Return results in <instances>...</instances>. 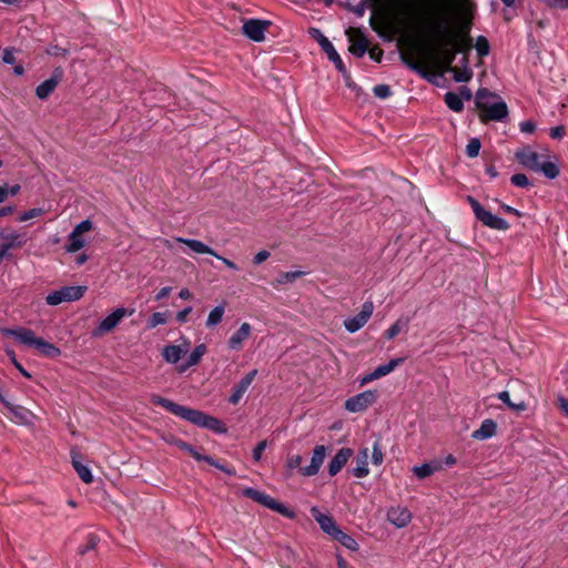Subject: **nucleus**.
I'll use <instances>...</instances> for the list:
<instances>
[{
    "instance_id": "obj_41",
    "label": "nucleus",
    "mask_w": 568,
    "mask_h": 568,
    "mask_svg": "<svg viewBox=\"0 0 568 568\" xmlns=\"http://www.w3.org/2000/svg\"><path fill=\"white\" fill-rule=\"evenodd\" d=\"M439 467L436 466V465H432V464H423L420 466H415L413 468V473L414 475L419 478V479H424L426 477H429L430 475H433Z\"/></svg>"
},
{
    "instance_id": "obj_54",
    "label": "nucleus",
    "mask_w": 568,
    "mask_h": 568,
    "mask_svg": "<svg viewBox=\"0 0 568 568\" xmlns=\"http://www.w3.org/2000/svg\"><path fill=\"white\" fill-rule=\"evenodd\" d=\"M510 182L513 185L518 187H527L530 185V182L526 174L524 173H516L510 178Z\"/></svg>"
},
{
    "instance_id": "obj_5",
    "label": "nucleus",
    "mask_w": 568,
    "mask_h": 568,
    "mask_svg": "<svg viewBox=\"0 0 568 568\" xmlns=\"http://www.w3.org/2000/svg\"><path fill=\"white\" fill-rule=\"evenodd\" d=\"M6 336L14 337L21 344L28 345L30 347L36 348L41 355L48 358H55L60 356L61 351L59 347L53 344L44 341L41 337H37L33 331L29 328H3L1 331Z\"/></svg>"
},
{
    "instance_id": "obj_16",
    "label": "nucleus",
    "mask_w": 568,
    "mask_h": 568,
    "mask_svg": "<svg viewBox=\"0 0 568 568\" xmlns=\"http://www.w3.org/2000/svg\"><path fill=\"white\" fill-rule=\"evenodd\" d=\"M134 310L119 307L109 314L98 326L95 335L104 334L112 331L124 316H130Z\"/></svg>"
},
{
    "instance_id": "obj_57",
    "label": "nucleus",
    "mask_w": 568,
    "mask_h": 568,
    "mask_svg": "<svg viewBox=\"0 0 568 568\" xmlns=\"http://www.w3.org/2000/svg\"><path fill=\"white\" fill-rule=\"evenodd\" d=\"M369 1L371 0H362L356 6L349 7V10L353 11L358 17H363L366 11V8L368 7ZM369 6H372V3H369Z\"/></svg>"
},
{
    "instance_id": "obj_1",
    "label": "nucleus",
    "mask_w": 568,
    "mask_h": 568,
    "mask_svg": "<svg viewBox=\"0 0 568 568\" xmlns=\"http://www.w3.org/2000/svg\"><path fill=\"white\" fill-rule=\"evenodd\" d=\"M398 4L410 14L414 26L422 31L471 38L476 3L473 0H455V8L447 0H402Z\"/></svg>"
},
{
    "instance_id": "obj_45",
    "label": "nucleus",
    "mask_w": 568,
    "mask_h": 568,
    "mask_svg": "<svg viewBox=\"0 0 568 568\" xmlns=\"http://www.w3.org/2000/svg\"><path fill=\"white\" fill-rule=\"evenodd\" d=\"M99 541H100V538L95 534H89L87 536L85 544L78 548V554L84 555L88 551L93 550L98 546Z\"/></svg>"
},
{
    "instance_id": "obj_9",
    "label": "nucleus",
    "mask_w": 568,
    "mask_h": 568,
    "mask_svg": "<svg viewBox=\"0 0 568 568\" xmlns=\"http://www.w3.org/2000/svg\"><path fill=\"white\" fill-rule=\"evenodd\" d=\"M243 496H245V497H247V498H250V499H252V500L267 507L268 509H272L287 518L294 517V513L292 510H290L286 506L278 503L273 497H271L270 495H267L263 491L256 490L254 488H245L243 490Z\"/></svg>"
},
{
    "instance_id": "obj_31",
    "label": "nucleus",
    "mask_w": 568,
    "mask_h": 568,
    "mask_svg": "<svg viewBox=\"0 0 568 568\" xmlns=\"http://www.w3.org/2000/svg\"><path fill=\"white\" fill-rule=\"evenodd\" d=\"M6 407L10 410L13 418L20 424H29L33 417L32 413L20 405H13L10 402L6 403Z\"/></svg>"
},
{
    "instance_id": "obj_8",
    "label": "nucleus",
    "mask_w": 568,
    "mask_h": 568,
    "mask_svg": "<svg viewBox=\"0 0 568 568\" xmlns=\"http://www.w3.org/2000/svg\"><path fill=\"white\" fill-rule=\"evenodd\" d=\"M485 92L480 93L478 97L477 109L480 111L479 118L481 122L488 121H501L508 115V106L506 102H504L500 98L497 99V102L491 103L490 105L484 104L483 95Z\"/></svg>"
},
{
    "instance_id": "obj_36",
    "label": "nucleus",
    "mask_w": 568,
    "mask_h": 568,
    "mask_svg": "<svg viewBox=\"0 0 568 568\" xmlns=\"http://www.w3.org/2000/svg\"><path fill=\"white\" fill-rule=\"evenodd\" d=\"M400 59L410 70L419 73L423 77L426 75L425 68L422 65V63L419 61H417L414 58L413 53L402 52Z\"/></svg>"
},
{
    "instance_id": "obj_55",
    "label": "nucleus",
    "mask_w": 568,
    "mask_h": 568,
    "mask_svg": "<svg viewBox=\"0 0 568 568\" xmlns=\"http://www.w3.org/2000/svg\"><path fill=\"white\" fill-rule=\"evenodd\" d=\"M384 460V454L382 452L381 445L378 442H375L373 445V453H372V462L374 465H381Z\"/></svg>"
},
{
    "instance_id": "obj_28",
    "label": "nucleus",
    "mask_w": 568,
    "mask_h": 568,
    "mask_svg": "<svg viewBox=\"0 0 568 568\" xmlns=\"http://www.w3.org/2000/svg\"><path fill=\"white\" fill-rule=\"evenodd\" d=\"M497 424L493 419H485L481 422L480 427L473 432L471 437L477 440H485L496 434Z\"/></svg>"
},
{
    "instance_id": "obj_10",
    "label": "nucleus",
    "mask_w": 568,
    "mask_h": 568,
    "mask_svg": "<svg viewBox=\"0 0 568 568\" xmlns=\"http://www.w3.org/2000/svg\"><path fill=\"white\" fill-rule=\"evenodd\" d=\"M87 292V286H63L60 290L49 293L45 297L48 305L55 306L63 302L80 300Z\"/></svg>"
},
{
    "instance_id": "obj_34",
    "label": "nucleus",
    "mask_w": 568,
    "mask_h": 568,
    "mask_svg": "<svg viewBox=\"0 0 568 568\" xmlns=\"http://www.w3.org/2000/svg\"><path fill=\"white\" fill-rule=\"evenodd\" d=\"M186 453H189L194 459L199 460V462H206L207 464H210L211 466H214L219 469H221L222 471L229 474V475H233L234 473L231 471L230 469L225 468L223 465H220L215 459H213L211 456H207V455H202L200 454L199 452H196L191 445H190V450H186Z\"/></svg>"
},
{
    "instance_id": "obj_56",
    "label": "nucleus",
    "mask_w": 568,
    "mask_h": 568,
    "mask_svg": "<svg viewBox=\"0 0 568 568\" xmlns=\"http://www.w3.org/2000/svg\"><path fill=\"white\" fill-rule=\"evenodd\" d=\"M45 52L49 54V55H53V57H67L68 53H69V50L65 49V48H62L58 44H50Z\"/></svg>"
},
{
    "instance_id": "obj_2",
    "label": "nucleus",
    "mask_w": 568,
    "mask_h": 568,
    "mask_svg": "<svg viewBox=\"0 0 568 568\" xmlns=\"http://www.w3.org/2000/svg\"><path fill=\"white\" fill-rule=\"evenodd\" d=\"M410 20L413 19L406 9L397 4L388 21L389 29L393 33L400 34L408 40H424L428 42L442 71L448 72L453 70V62L457 53L453 44H448L447 34L437 31H422Z\"/></svg>"
},
{
    "instance_id": "obj_6",
    "label": "nucleus",
    "mask_w": 568,
    "mask_h": 568,
    "mask_svg": "<svg viewBox=\"0 0 568 568\" xmlns=\"http://www.w3.org/2000/svg\"><path fill=\"white\" fill-rule=\"evenodd\" d=\"M308 34L313 40H315L321 45L322 50L326 53L328 60L334 63L338 72H341L344 78H349L346 67L343 63V60L341 59L338 52L335 50L332 42L322 33V31L317 28H310Z\"/></svg>"
},
{
    "instance_id": "obj_13",
    "label": "nucleus",
    "mask_w": 568,
    "mask_h": 568,
    "mask_svg": "<svg viewBox=\"0 0 568 568\" xmlns=\"http://www.w3.org/2000/svg\"><path fill=\"white\" fill-rule=\"evenodd\" d=\"M374 312V304L367 301L363 304L362 310L358 314L344 321V327L349 333H355L361 329L371 318Z\"/></svg>"
},
{
    "instance_id": "obj_63",
    "label": "nucleus",
    "mask_w": 568,
    "mask_h": 568,
    "mask_svg": "<svg viewBox=\"0 0 568 568\" xmlns=\"http://www.w3.org/2000/svg\"><path fill=\"white\" fill-rule=\"evenodd\" d=\"M549 134L552 139L560 140L565 136L566 130L562 125L554 126L550 129Z\"/></svg>"
},
{
    "instance_id": "obj_26",
    "label": "nucleus",
    "mask_w": 568,
    "mask_h": 568,
    "mask_svg": "<svg viewBox=\"0 0 568 568\" xmlns=\"http://www.w3.org/2000/svg\"><path fill=\"white\" fill-rule=\"evenodd\" d=\"M311 514L318 523L320 527L331 536L338 529L334 519L331 516L323 514L318 508L312 507Z\"/></svg>"
},
{
    "instance_id": "obj_44",
    "label": "nucleus",
    "mask_w": 568,
    "mask_h": 568,
    "mask_svg": "<svg viewBox=\"0 0 568 568\" xmlns=\"http://www.w3.org/2000/svg\"><path fill=\"white\" fill-rule=\"evenodd\" d=\"M497 397L504 403L506 404L510 409L513 410H516V412H521V410H525L526 409V404L525 402H520V403H513L510 400V395L507 390H503L500 393H498Z\"/></svg>"
},
{
    "instance_id": "obj_4",
    "label": "nucleus",
    "mask_w": 568,
    "mask_h": 568,
    "mask_svg": "<svg viewBox=\"0 0 568 568\" xmlns=\"http://www.w3.org/2000/svg\"><path fill=\"white\" fill-rule=\"evenodd\" d=\"M6 336L14 337L21 344L28 345L30 347L36 348L41 355L48 358H55L60 356L61 351L59 347L53 344L44 341L41 337H37L33 331L29 328H3L1 331Z\"/></svg>"
},
{
    "instance_id": "obj_7",
    "label": "nucleus",
    "mask_w": 568,
    "mask_h": 568,
    "mask_svg": "<svg viewBox=\"0 0 568 568\" xmlns=\"http://www.w3.org/2000/svg\"><path fill=\"white\" fill-rule=\"evenodd\" d=\"M467 201L470 204L476 219L485 226L498 231H506L509 229V224L506 220L491 214L475 197L469 195L467 196Z\"/></svg>"
},
{
    "instance_id": "obj_11",
    "label": "nucleus",
    "mask_w": 568,
    "mask_h": 568,
    "mask_svg": "<svg viewBox=\"0 0 568 568\" xmlns=\"http://www.w3.org/2000/svg\"><path fill=\"white\" fill-rule=\"evenodd\" d=\"M272 22L268 20L247 19L243 21L242 31L250 40L262 42Z\"/></svg>"
},
{
    "instance_id": "obj_58",
    "label": "nucleus",
    "mask_w": 568,
    "mask_h": 568,
    "mask_svg": "<svg viewBox=\"0 0 568 568\" xmlns=\"http://www.w3.org/2000/svg\"><path fill=\"white\" fill-rule=\"evenodd\" d=\"M302 456L301 455H292V456H288L287 458V462H286V465L290 469H295V468H303L301 465H302Z\"/></svg>"
},
{
    "instance_id": "obj_46",
    "label": "nucleus",
    "mask_w": 568,
    "mask_h": 568,
    "mask_svg": "<svg viewBox=\"0 0 568 568\" xmlns=\"http://www.w3.org/2000/svg\"><path fill=\"white\" fill-rule=\"evenodd\" d=\"M538 172H542L548 179H555L559 174L557 165L552 162L540 163Z\"/></svg>"
},
{
    "instance_id": "obj_24",
    "label": "nucleus",
    "mask_w": 568,
    "mask_h": 568,
    "mask_svg": "<svg viewBox=\"0 0 568 568\" xmlns=\"http://www.w3.org/2000/svg\"><path fill=\"white\" fill-rule=\"evenodd\" d=\"M355 464L356 466L352 469V473L356 478H364L369 474L368 448L364 447L359 449L355 457Z\"/></svg>"
},
{
    "instance_id": "obj_17",
    "label": "nucleus",
    "mask_w": 568,
    "mask_h": 568,
    "mask_svg": "<svg viewBox=\"0 0 568 568\" xmlns=\"http://www.w3.org/2000/svg\"><path fill=\"white\" fill-rule=\"evenodd\" d=\"M326 448L324 445H317L313 449V455L311 458V464L306 467L301 468V474L303 476H314L320 471V468L325 459Z\"/></svg>"
},
{
    "instance_id": "obj_48",
    "label": "nucleus",
    "mask_w": 568,
    "mask_h": 568,
    "mask_svg": "<svg viewBox=\"0 0 568 568\" xmlns=\"http://www.w3.org/2000/svg\"><path fill=\"white\" fill-rule=\"evenodd\" d=\"M483 92H485L486 94L483 95L481 102L486 105H490L491 103L497 102V99H499V97L496 93L490 92L488 89L481 88V89H478V91L476 92V97H475L476 105L478 103V97Z\"/></svg>"
},
{
    "instance_id": "obj_22",
    "label": "nucleus",
    "mask_w": 568,
    "mask_h": 568,
    "mask_svg": "<svg viewBox=\"0 0 568 568\" xmlns=\"http://www.w3.org/2000/svg\"><path fill=\"white\" fill-rule=\"evenodd\" d=\"M353 456V449L348 447L341 448L328 464V474L331 476L337 475L346 465L348 459Z\"/></svg>"
},
{
    "instance_id": "obj_52",
    "label": "nucleus",
    "mask_w": 568,
    "mask_h": 568,
    "mask_svg": "<svg viewBox=\"0 0 568 568\" xmlns=\"http://www.w3.org/2000/svg\"><path fill=\"white\" fill-rule=\"evenodd\" d=\"M44 214V210L41 209V207H33L29 211H26L23 212L20 216H19V222H26L28 220H31V219H34V217H39L41 215Z\"/></svg>"
},
{
    "instance_id": "obj_38",
    "label": "nucleus",
    "mask_w": 568,
    "mask_h": 568,
    "mask_svg": "<svg viewBox=\"0 0 568 568\" xmlns=\"http://www.w3.org/2000/svg\"><path fill=\"white\" fill-rule=\"evenodd\" d=\"M224 313H225V306L223 304L215 306L210 312V314L207 316L206 326L209 328H212V327H215L216 325H219L223 320Z\"/></svg>"
},
{
    "instance_id": "obj_30",
    "label": "nucleus",
    "mask_w": 568,
    "mask_h": 568,
    "mask_svg": "<svg viewBox=\"0 0 568 568\" xmlns=\"http://www.w3.org/2000/svg\"><path fill=\"white\" fill-rule=\"evenodd\" d=\"M176 241L187 245L194 253L210 254L216 258H221V255H219L214 250L199 240L178 237Z\"/></svg>"
},
{
    "instance_id": "obj_35",
    "label": "nucleus",
    "mask_w": 568,
    "mask_h": 568,
    "mask_svg": "<svg viewBox=\"0 0 568 568\" xmlns=\"http://www.w3.org/2000/svg\"><path fill=\"white\" fill-rule=\"evenodd\" d=\"M82 235L83 234L77 233L75 231L70 233L68 244L65 246L67 252L74 253L84 247L85 242Z\"/></svg>"
},
{
    "instance_id": "obj_37",
    "label": "nucleus",
    "mask_w": 568,
    "mask_h": 568,
    "mask_svg": "<svg viewBox=\"0 0 568 568\" xmlns=\"http://www.w3.org/2000/svg\"><path fill=\"white\" fill-rule=\"evenodd\" d=\"M335 540L339 541L344 547L351 550H357L358 544L357 541L346 532L341 529H337L333 535Z\"/></svg>"
},
{
    "instance_id": "obj_53",
    "label": "nucleus",
    "mask_w": 568,
    "mask_h": 568,
    "mask_svg": "<svg viewBox=\"0 0 568 568\" xmlns=\"http://www.w3.org/2000/svg\"><path fill=\"white\" fill-rule=\"evenodd\" d=\"M373 93L379 99H387L392 95V90L387 84H377L373 88Z\"/></svg>"
},
{
    "instance_id": "obj_43",
    "label": "nucleus",
    "mask_w": 568,
    "mask_h": 568,
    "mask_svg": "<svg viewBox=\"0 0 568 568\" xmlns=\"http://www.w3.org/2000/svg\"><path fill=\"white\" fill-rule=\"evenodd\" d=\"M303 275H305V272H303V271L284 272V273H281L275 278V283L278 285H284L287 283L294 282L295 280L302 277Z\"/></svg>"
},
{
    "instance_id": "obj_12",
    "label": "nucleus",
    "mask_w": 568,
    "mask_h": 568,
    "mask_svg": "<svg viewBox=\"0 0 568 568\" xmlns=\"http://www.w3.org/2000/svg\"><path fill=\"white\" fill-rule=\"evenodd\" d=\"M377 399V394L375 390H365L355 396L349 397L345 402V409L352 413H361L366 410L371 405H373Z\"/></svg>"
},
{
    "instance_id": "obj_64",
    "label": "nucleus",
    "mask_w": 568,
    "mask_h": 568,
    "mask_svg": "<svg viewBox=\"0 0 568 568\" xmlns=\"http://www.w3.org/2000/svg\"><path fill=\"white\" fill-rule=\"evenodd\" d=\"M557 406L566 416H568V399L566 397L558 396Z\"/></svg>"
},
{
    "instance_id": "obj_3",
    "label": "nucleus",
    "mask_w": 568,
    "mask_h": 568,
    "mask_svg": "<svg viewBox=\"0 0 568 568\" xmlns=\"http://www.w3.org/2000/svg\"><path fill=\"white\" fill-rule=\"evenodd\" d=\"M151 403L165 408L171 414L187 420L193 425L213 430L217 434H224L227 430L225 424L219 418L210 416L201 410L176 404L162 396L152 395Z\"/></svg>"
},
{
    "instance_id": "obj_62",
    "label": "nucleus",
    "mask_w": 568,
    "mask_h": 568,
    "mask_svg": "<svg viewBox=\"0 0 568 568\" xmlns=\"http://www.w3.org/2000/svg\"><path fill=\"white\" fill-rule=\"evenodd\" d=\"M536 130V124L531 120H526L520 123V131L523 133L531 134Z\"/></svg>"
},
{
    "instance_id": "obj_32",
    "label": "nucleus",
    "mask_w": 568,
    "mask_h": 568,
    "mask_svg": "<svg viewBox=\"0 0 568 568\" xmlns=\"http://www.w3.org/2000/svg\"><path fill=\"white\" fill-rule=\"evenodd\" d=\"M206 346L205 344H199L195 346V348L191 352V354L189 355V358L186 361V363L182 364L180 367H179V371L181 373L185 372L189 367L191 366H194V365H197L200 363V361L202 359V357L204 356V354L206 353Z\"/></svg>"
},
{
    "instance_id": "obj_19",
    "label": "nucleus",
    "mask_w": 568,
    "mask_h": 568,
    "mask_svg": "<svg viewBox=\"0 0 568 568\" xmlns=\"http://www.w3.org/2000/svg\"><path fill=\"white\" fill-rule=\"evenodd\" d=\"M257 374V371L256 369H253L251 371L250 373H247L233 388H232V394L231 396L229 397V402L232 404V405H236L241 398L243 397V395L245 394V392L248 389V387L251 386V384L253 383L255 376Z\"/></svg>"
},
{
    "instance_id": "obj_59",
    "label": "nucleus",
    "mask_w": 568,
    "mask_h": 568,
    "mask_svg": "<svg viewBox=\"0 0 568 568\" xmlns=\"http://www.w3.org/2000/svg\"><path fill=\"white\" fill-rule=\"evenodd\" d=\"M266 445H267L266 440H262V442H260V443L254 447V449H253V454H252L254 462H260V460H261L262 455H263V452H264V450H265V448H266Z\"/></svg>"
},
{
    "instance_id": "obj_20",
    "label": "nucleus",
    "mask_w": 568,
    "mask_h": 568,
    "mask_svg": "<svg viewBox=\"0 0 568 568\" xmlns=\"http://www.w3.org/2000/svg\"><path fill=\"white\" fill-rule=\"evenodd\" d=\"M387 520L397 528H404L410 523L412 514L406 507H392L387 511Z\"/></svg>"
},
{
    "instance_id": "obj_39",
    "label": "nucleus",
    "mask_w": 568,
    "mask_h": 568,
    "mask_svg": "<svg viewBox=\"0 0 568 568\" xmlns=\"http://www.w3.org/2000/svg\"><path fill=\"white\" fill-rule=\"evenodd\" d=\"M409 323V318L400 317L398 318L387 331H385L384 335L387 339H393L397 336L404 328H407Z\"/></svg>"
},
{
    "instance_id": "obj_60",
    "label": "nucleus",
    "mask_w": 568,
    "mask_h": 568,
    "mask_svg": "<svg viewBox=\"0 0 568 568\" xmlns=\"http://www.w3.org/2000/svg\"><path fill=\"white\" fill-rule=\"evenodd\" d=\"M2 61L7 64H14L16 63V57H14V50L12 48H6L2 53Z\"/></svg>"
},
{
    "instance_id": "obj_18",
    "label": "nucleus",
    "mask_w": 568,
    "mask_h": 568,
    "mask_svg": "<svg viewBox=\"0 0 568 568\" xmlns=\"http://www.w3.org/2000/svg\"><path fill=\"white\" fill-rule=\"evenodd\" d=\"M403 362H404V358H394V359H390L387 364L377 366L372 373L365 375L361 379V385H365V384L371 383L375 379H378L383 376H386L387 374L392 373Z\"/></svg>"
},
{
    "instance_id": "obj_29",
    "label": "nucleus",
    "mask_w": 568,
    "mask_h": 568,
    "mask_svg": "<svg viewBox=\"0 0 568 568\" xmlns=\"http://www.w3.org/2000/svg\"><path fill=\"white\" fill-rule=\"evenodd\" d=\"M251 325L248 323H243L240 328L230 337L229 347L231 349H240L242 343L248 338L251 334Z\"/></svg>"
},
{
    "instance_id": "obj_51",
    "label": "nucleus",
    "mask_w": 568,
    "mask_h": 568,
    "mask_svg": "<svg viewBox=\"0 0 568 568\" xmlns=\"http://www.w3.org/2000/svg\"><path fill=\"white\" fill-rule=\"evenodd\" d=\"M163 439L168 444L174 445V446L179 447L180 449H182L184 452L190 450V444L184 442V440H182V439H180V438H178V437H175L174 435H171V434L165 435V436H163Z\"/></svg>"
},
{
    "instance_id": "obj_47",
    "label": "nucleus",
    "mask_w": 568,
    "mask_h": 568,
    "mask_svg": "<svg viewBox=\"0 0 568 568\" xmlns=\"http://www.w3.org/2000/svg\"><path fill=\"white\" fill-rule=\"evenodd\" d=\"M168 322V315L165 312H155L148 320V328H155L159 325H163Z\"/></svg>"
},
{
    "instance_id": "obj_14",
    "label": "nucleus",
    "mask_w": 568,
    "mask_h": 568,
    "mask_svg": "<svg viewBox=\"0 0 568 568\" xmlns=\"http://www.w3.org/2000/svg\"><path fill=\"white\" fill-rule=\"evenodd\" d=\"M64 77V71L61 67L54 68L51 73V77L43 82H41L36 88V95L40 100H45L50 97V94L55 90L59 83L62 81Z\"/></svg>"
},
{
    "instance_id": "obj_42",
    "label": "nucleus",
    "mask_w": 568,
    "mask_h": 568,
    "mask_svg": "<svg viewBox=\"0 0 568 568\" xmlns=\"http://www.w3.org/2000/svg\"><path fill=\"white\" fill-rule=\"evenodd\" d=\"M449 72L453 73L454 80L456 82H468L473 77V71L467 67L466 63H464L463 69H457L453 67V70Z\"/></svg>"
},
{
    "instance_id": "obj_27",
    "label": "nucleus",
    "mask_w": 568,
    "mask_h": 568,
    "mask_svg": "<svg viewBox=\"0 0 568 568\" xmlns=\"http://www.w3.org/2000/svg\"><path fill=\"white\" fill-rule=\"evenodd\" d=\"M28 242V237L26 233H19L17 231L10 230L8 236L1 244L8 252L14 248L23 247Z\"/></svg>"
},
{
    "instance_id": "obj_25",
    "label": "nucleus",
    "mask_w": 568,
    "mask_h": 568,
    "mask_svg": "<svg viewBox=\"0 0 568 568\" xmlns=\"http://www.w3.org/2000/svg\"><path fill=\"white\" fill-rule=\"evenodd\" d=\"M71 459L72 466L82 481L85 484H91L93 481L91 470L89 467L82 464L81 455L75 449H71Z\"/></svg>"
},
{
    "instance_id": "obj_50",
    "label": "nucleus",
    "mask_w": 568,
    "mask_h": 568,
    "mask_svg": "<svg viewBox=\"0 0 568 568\" xmlns=\"http://www.w3.org/2000/svg\"><path fill=\"white\" fill-rule=\"evenodd\" d=\"M480 146H481V143H480L479 139L471 138L468 141V144L466 145V154L471 159L478 156Z\"/></svg>"
},
{
    "instance_id": "obj_40",
    "label": "nucleus",
    "mask_w": 568,
    "mask_h": 568,
    "mask_svg": "<svg viewBox=\"0 0 568 568\" xmlns=\"http://www.w3.org/2000/svg\"><path fill=\"white\" fill-rule=\"evenodd\" d=\"M445 103L454 112H462L464 110L463 100L457 93L447 92L445 94Z\"/></svg>"
},
{
    "instance_id": "obj_33",
    "label": "nucleus",
    "mask_w": 568,
    "mask_h": 568,
    "mask_svg": "<svg viewBox=\"0 0 568 568\" xmlns=\"http://www.w3.org/2000/svg\"><path fill=\"white\" fill-rule=\"evenodd\" d=\"M185 352L186 349L179 345H169L164 347L162 355L168 363L175 364L181 359Z\"/></svg>"
},
{
    "instance_id": "obj_15",
    "label": "nucleus",
    "mask_w": 568,
    "mask_h": 568,
    "mask_svg": "<svg viewBox=\"0 0 568 568\" xmlns=\"http://www.w3.org/2000/svg\"><path fill=\"white\" fill-rule=\"evenodd\" d=\"M346 34L351 42L349 52L357 58H362L368 50L367 38L359 29L355 28H349Z\"/></svg>"
},
{
    "instance_id": "obj_49",
    "label": "nucleus",
    "mask_w": 568,
    "mask_h": 568,
    "mask_svg": "<svg viewBox=\"0 0 568 568\" xmlns=\"http://www.w3.org/2000/svg\"><path fill=\"white\" fill-rule=\"evenodd\" d=\"M475 48L479 57H486L489 54L490 45L487 38L484 36H479L476 39Z\"/></svg>"
},
{
    "instance_id": "obj_61",
    "label": "nucleus",
    "mask_w": 568,
    "mask_h": 568,
    "mask_svg": "<svg viewBox=\"0 0 568 568\" xmlns=\"http://www.w3.org/2000/svg\"><path fill=\"white\" fill-rule=\"evenodd\" d=\"M93 227V224L90 220H84L82 221L81 223H79L74 229L73 231H75L77 233H80V234H83L85 232H89L91 231Z\"/></svg>"
},
{
    "instance_id": "obj_21",
    "label": "nucleus",
    "mask_w": 568,
    "mask_h": 568,
    "mask_svg": "<svg viewBox=\"0 0 568 568\" xmlns=\"http://www.w3.org/2000/svg\"><path fill=\"white\" fill-rule=\"evenodd\" d=\"M515 156L523 166L538 172L540 165V155L537 152L530 150L529 148H525L518 150Z\"/></svg>"
},
{
    "instance_id": "obj_23",
    "label": "nucleus",
    "mask_w": 568,
    "mask_h": 568,
    "mask_svg": "<svg viewBox=\"0 0 568 568\" xmlns=\"http://www.w3.org/2000/svg\"><path fill=\"white\" fill-rule=\"evenodd\" d=\"M447 40H449L448 44H453L455 52L463 53V62L468 64L467 53L473 48V39L471 38H465V37H458V34H447Z\"/></svg>"
}]
</instances>
